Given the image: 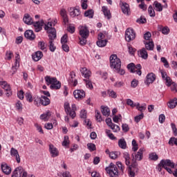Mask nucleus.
Instances as JSON below:
<instances>
[{
  "instance_id": "4468645a",
  "label": "nucleus",
  "mask_w": 177,
  "mask_h": 177,
  "mask_svg": "<svg viewBox=\"0 0 177 177\" xmlns=\"http://www.w3.org/2000/svg\"><path fill=\"white\" fill-rule=\"evenodd\" d=\"M49 151L51 154V157L53 158L57 157L59 156V150L54 145L50 144L49 145Z\"/></svg>"
},
{
  "instance_id": "2f4dec72",
  "label": "nucleus",
  "mask_w": 177,
  "mask_h": 177,
  "mask_svg": "<svg viewBox=\"0 0 177 177\" xmlns=\"http://www.w3.org/2000/svg\"><path fill=\"white\" fill-rule=\"evenodd\" d=\"M41 104L42 106H48V104H50V100L45 95L41 96Z\"/></svg>"
},
{
  "instance_id": "de8ad7c7",
  "label": "nucleus",
  "mask_w": 177,
  "mask_h": 177,
  "mask_svg": "<svg viewBox=\"0 0 177 177\" xmlns=\"http://www.w3.org/2000/svg\"><path fill=\"white\" fill-rule=\"evenodd\" d=\"M25 97L27 102H29V103L32 102V95H31L30 92H26L25 94Z\"/></svg>"
},
{
  "instance_id": "864d4df0",
  "label": "nucleus",
  "mask_w": 177,
  "mask_h": 177,
  "mask_svg": "<svg viewBox=\"0 0 177 177\" xmlns=\"http://www.w3.org/2000/svg\"><path fill=\"white\" fill-rule=\"evenodd\" d=\"M58 176H60V177H71V174H70V171H66L65 172L59 173L58 174Z\"/></svg>"
},
{
  "instance_id": "7ed1b4c3",
  "label": "nucleus",
  "mask_w": 177,
  "mask_h": 177,
  "mask_svg": "<svg viewBox=\"0 0 177 177\" xmlns=\"http://www.w3.org/2000/svg\"><path fill=\"white\" fill-rule=\"evenodd\" d=\"M159 167L166 169L169 174H172V169L171 168H175V164L169 159L162 160L159 164Z\"/></svg>"
},
{
  "instance_id": "dca6fc26",
  "label": "nucleus",
  "mask_w": 177,
  "mask_h": 177,
  "mask_svg": "<svg viewBox=\"0 0 177 177\" xmlns=\"http://www.w3.org/2000/svg\"><path fill=\"white\" fill-rule=\"evenodd\" d=\"M24 37L29 41H34L35 39V34H34V31L31 30H28L24 32Z\"/></svg>"
},
{
  "instance_id": "aec40b11",
  "label": "nucleus",
  "mask_w": 177,
  "mask_h": 177,
  "mask_svg": "<svg viewBox=\"0 0 177 177\" xmlns=\"http://www.w3.org/2000/svg\"><path fill=\"white\" fill-rule=\"evenodd\" d=\"M22 174H23V167H18L14 170L11 177H21Z\"/></svg>"
},
{
  "instance_id": "cd10ccee",
  "label": "nucleus",
  "mask_w": 177,
  "mask_h": 177,
  "mask_svg": "<svg viewBox=\"0 0 177 177\" xmlns=\"http://www.w3.org/2000/svg\"><path fill=\"white\" fill-rule=\"evenodd\" d=\"M144 44L147 50H153V49H154V42H153V41H144Z\"/></svg>"
},
{
  "instance_id": "3c124183",
  "label": "nucleus",
  "mask_w": 177,
  "mask_h": 177,
  "mask_svg": "<svg viewBox=\"0 0 177 177\" xmlns=\"http://www.w3.org/2000/svg\"><path fill=\"white\" fill-rule=\"evenodd\" d=\"M15 107L18 111H21L23 110V104H21V102L17 101L15 104Z\"/></svg>"
},
{
  "instance_id": "e2e57ef3",
  "label": "nucleus",
  "mask_w": 177,
  "mask_h": 177,
  "mask_svg": "<svg viewBox=\"0 0 177 177\" xmlns=\"http://www.w3.org/2000/svg\"><path fill=\"white\" fill-rule=\"evenodd\" d=\"M171 91L174 92V93H176L177 92V85L175 84V82H173L171 85Z\"/></svg>"
},
{
  "instance_id": "680f3d73",
  "label": "nucleus",
  "mask_w": 177,
  "mask_h": 177,
  "mask_svg": "<svg viewBox=\"0 0 177 177\" xmlns=\"http://www.w3.org/2000/svg\"><path fill=\"white\" fill-rule=\"evenodd\" d=\"M165 81H166V85L167 86H171V85H172V80H171V77H166V79L164 80Z\"/></svg>"
},
{
  "instance_id": "4be33fe9",
  "label": "nucleus",
  "mask_w": 177,
  "mask_h": 177,
  "mask_svg": "<svg viewBox=\"0 0 177 177\" xmlns=\"http://www.w3.org/2000/svg\"><path fill=\"white\" fill-rule=\"evenodd\" d=\"M81 15V12L78 8H70V16L71 17H77V16H80Z\"/></svg>"
},
{
  "instance_id": "a211bd4d",
  "label": "nucleus",
  "mask_w": 177,
  "mask_h": 177,
  "mask_svg": "<svg viewBox=\"0 0 177 177\" xmlns=\"http://www.w3.org/2000/svg\"><path fill=\"white\" fill-rule=\"evenodd\" d=\"M32 24H33L35 31L36 32H39V31L42 30V26H44V21L33 22Z\"/></svg>"
},
{
  "instance_id": "f704fd0d",
  "label": "nucleus",
  "mask_w": 177,
  "mask_h": 177,
  "mask_svg": "<svg viewBox=\"0 0 177 177\" xmlns=\"http://www.w3.org/2000/svg\"><path fill=\"white\" fill-rule=\"evenodd\" d=\"M96 44L99 48H104V46L107 45V39L98 40L97 41Z\"/></svg>"
},
{
  "instance_id": "4d7b16f0",
  "label": "nucleus",
  "mask_w": 177,
  "mask_h": 177,
  "mask_svg": "<svg viewBox=\"0 0 177 177\" xmlns=\"http://www.w3.org/2000/svg\"><path fill=\"white\" fill-rule=\"evenodd\" d=\"M81 3L82 9H84V10L88 9V0H82Z\"/></svg>"
},
{
  "instance_id": "c03bdc74",
  "label": "nucleus",
  "mask_w": 177,
  "mask_h": 177,
  "mask_svg": "<svg viewBox=\"0 0 177 177\" xmlns=\"http://www.w3.org/2000/svg\"><path fill=\"white\" fill-rule=\"evenodd\" d=\"M107 94L109 95V97H113V99L117 98V93L113 90H108Z\"/></svg>"
},
{
  "instance_id": "774afa93",
  "label": "nucleus",
  "mask_w": 177,
  "mask_h": 177,
  "mask_svg": "<svg viewBox=\"0 0 177 177\" xmlns=\"http://www.w3.org/2000/svg\"><path fill=\"white\" fill-rule=\"evenodd\" d=\"M113 86H115V88H121V86H124V82H116L113 84Z\"/></svg>"
},
{
  "instance_id": "6ab92c4d",
  "label": "nucleus",
  "mask_w": 177,
  "mask_h": 177,
  "mask_svg": "<svg viewBox=\"0 0 177 177\" xmlns=\"http://www.w3.org/2000/svg\"><path fill=\"white\" fill-rule=\"evenodd\" d=\"M23 20L25 24H27L28 26H31V24L34 23V20L32 19V17H31L30 14H25Z\"/></svg>"
},
{
  "instance_id": "f3484780",
  "label": "nucleus",
  "mask_w": 177,
  "mask_h": 177,
  "mask_svg": "<svg viewBox=\"0 0 177 177\" xmlns=\"http://www.w3.org/2000/svg\"><path fill=\"white\" fill-rule=\"evenodd\" d=\"M10 154L12 157H14L18 164H20V155H19V151L15 148H11Z\"/></svg>"
},
{
  "instance_id": "e433bc0d",
  "label": "nucleus",
  "mask_w": 177,
  "mask_h": 177,
  "mask_svg": "<svg viewBox=\"0 0 177 177\" xmlns=\"http://www.w3.org/2000/svg\"><path fill=\"white\" fill-rule=\"evenodd\" d=\"M34 104L35 106H37V107L42 104V97H35L34 98Z\"/></svg>"
},
{
  "instance_id": "7c9ffc66",
  "label": "nucleus",
  "mask_w": 177,
  "mask_h": 177,
  "mask_svg": "<svg viewBox=\"0 0 177 177\" xmlns=\"http://www.w3.org/2000/svg\"><path fill=\"white\" fill-rule=\"evenodd\" d=\"M118 146L120 149L125 150L127 149V141H125L124 138H121L118 140Z\"/></svg>"
},
{
  "instance_id": "ea45409f",
  "label": "nucleus",
  "mask_w": 177,
  "mask_h": 177,
  "mask_svg": "<svg viewBox=\"0 0 177 177\" xmlns=\"http://www.w3.org/2000/svg\"><path fill=\"white\" fill-rule=\"evenodd\" d=\"M64 110L67 115H70V113H71V108H70V104H68V102H66L64 104Z\"/></svg>"
},
{
  "instance_id": "8fccbe9b",
  "label": "nucleus",
  "mask_w": 177,
  "mask_h": 177,
  "mask_svg": "<svg viewBox=\"0 0 177 177\" xmlns=\"http://www.w3.org/2000/svg\"><path fill=\"white\" fill-rule=\"evenodd\" d=\"M95 113L96 120L98 122H102V121H103V119L102 118V115L100 114V112L99 111H96Z\"/></svg>"
},
{
  "instance_id": "0eeeda50",
  "label": "nucleus",
  "mask_w": 177,
  "mask_h": 177,
  "mask_svg": "<svg viewBox=\"0 0 177 177\" xmlns=\"http://www.w3.org/2000/svg\"><path fill=\"white\" fill-rule=\"evenodd\" d=\"M139 172V168H138V163H132L128 167V174L129 177H135L136 174Z\"/></svg>"
},
{
  "instance_id": "1a4fd4ad",
  "label": "nucleus",
  "mask_w": 177,
  "mask_h": 177,
  "mask_svg": "<svg viewBox=\"0 0 177 177\" xmlns=\"http://www.w3.org/2000/svg\"><path fill=\"white\" fill-rule=\"evenodd\" d=\"M75 78V73L72 71L70 73V77L68 80V82L69 85H71L72 86H77L78 85V80Z\"/></svg>"
},
{
  "instance_id": "b1692460",
  "label": "nucleus",
  "mask_w": 177,
  "mask_h": 177,
  "mask_svg": "<svg viewBox=\"0 0 177 177\" xmlns=\"http://www.w3.org/2000/svg\"><path fill=\"white\" fill-rule=\"evenodd\" d=\"M138 56L140 57H142V59H144L145 60H146V59L149 57V55L147 54V51L146 50V48H143L141 50H140Z\"/></svg>"
},
{
  "instance_id": "4c0bfd02",
  "label": "nucleus",
  "mask_w": 177,
  "mask_h": 177,
  "mask_svg": "<svg viewBox=\"0 0 177 177\" xmlns=\"http://www.w3.org/2000/svg\"><path fill=\"white\" fill-rule=\"evenodd\" d=\"M159 28L162 31V33L164 34V35H168L169 34V28H168V26H160Z\"/></svg>"
},
{
  "instance_id": "412c9836",
  "label": "nucleus",
  "mask_w": 177,
  "mask_h": 177,
  "mask_svg": "<svg viewBox=\"0 0 177 177\" xmlns=\"http://www.w3.org/2000/svg\"><path fill=\"white\" fill-rule=\"evenodd\" d=\"M102 10L104 17H106L108 20H110V19H111V12H110V10H109V8L104 6L102 7Z\"/></svg>"
},
{
  "instance_id": "6e6d98bb",
  "label": "nucleus",
  "mask_w": 177,
  "mask_h": 177,
  "mask_svg": "<svg viewBox=\"0 0 177 177\" xmlns=\"http://www.w3.org/2000/svg\"><path fill=\"white\" fill-rule=\"evenodd\" d=\"M139 85V81L136 79H133L131 82V88H136Z\"/></svg>"
},
{
  "instance_id": "603ef678",
  "label": "nucleus",
  "mask_w": 177,
  "mask_h": 177,
  "mask_svg": "<svg viewBox=\"0 0 177 177\" xmlns=\"http://www.w3.org/2000/svg\"><path fill=\"white\" fill-rule=\"evenodd\" d=\"M149 158L153 161H157V160H158V155L156 153H152L149 154Z\"/></svg>"
},
{
  "instance_id": "338daca9",
  "label": "nucleus",
  "mask_w": 177,
  "mask_h": 177,
  "mask_svg": "<svg viewBox=\"0 0 177 177\" xmlns=\"http://www.w3.org/2000/svg\"><path fill=\"white\" fill-rule=\"evenodd\" d=\"M143 117H145L143 113H141L139 115H137L134 118V120L136 121V122H139V121H140V120H142L143 118Z\"/></svg>"
},
{
  "instance_id": "ddd939ff",
  "label": "nucleus",
  "mask_w": 177,
  "mask_h": 177,
  "mask_svg": "<svg viewBox=\"0 0 177 177\" xmlns=\"http://www.w3.org/2000/svg\"><path fill=\"white\" fill-rule=\"evenodd\" d=\"M1 168L5 175H10V174H12V168L8 166V164L3 162L1 165Z\"/></svg>"
},
{
  "instance_id": "5701e85b",
  "label": "nucleus",
  "mask_w": 177,
  "mask_h": 177,
  "mask_svg": "<svg viewBox=\"0 0 177 177\" xmlns=\"http://www.w3.org/2000/svg\"><path fill=\"white\" fill-rule=\"evenodd\" d=\"M80 72L82 73V75H83V77H84V78L88 79L89 78V77L91 76V71L88 70V68H81L80 69Z\"/></svg>"
},
{
  "instance_id": "052dcab7",
  "label": "nucleus",
  "mask_w": 177,
  "mask_h": 177,
  "mask_svg": "<svg viewBox=\"0 0 177 177\" xmlns=\"http://www.w3.org/2000/svg\"><path fill=\"white\" fill-rule=\"evenodd\" d=\"M68 37L67 35H64L63 37L61 38V44L62 45H64L67 44V39Z\"/></svg>"
},
{
  "instance_id": "bb28decb",
  "label": "nucleus",
  "mask_w": 177,
  "mask_h": 177,
  "mask_svg": "<svg viewBox=\"0 0 177 177\" xmlns=\"http://www.w3.org/2000/svg\"><path fill=\"white\" fill-rule=\"evenodd\" d=\"M123 158L124 159L126 165L129 167V165H131V156L129 155V153L128 152L123 153Z\"/></svg>"
},
{
  "instance_id": "49530a36",
  "label": "nucleus",
  "mask_w": 177,
  "mask_h": 177,
  "mask_svg": "<svg viewBox=\"0 0 177 177\" xmlns=\"http://www.w3.org/2000/svg\"><path fill=\"white\" fill-rule=\"evenodd\" d=\"M87 148L89 151H96V145L93 143H88Z\"/></svg>"
},
{
  "instance_id": "2eb2a0df",
  "label": "nucleus",
  "mask_w": 177,
  "mask_h": 177,
  "mask_svg": "<svg viewBox=\"0 0 177 177\" xmlns=\"http://www.w3.org/2000/svg\"><path fill=\"white\" fill-rule=\"evenodd\" d=\"M146 78L145 84L146 85H149L156 81V75L153 73H148Z\"/></svg>"
},
{
  "instance_id": "39448f33",
  "label": "nucleus",
  "mask_w": 177,
  "mask_h": 177,
  "mask_svg": "<svg viewBox=\"0 0 177 177\" xmlns=\"http://www.w3.org/2000/svg\"><path fill=\"white\" fill-rule=\"evenodd\" d=\"M105 171L109 175L110 177H118V169L114 163L111 162L109 166L105 168Z\"/></svg>"
},
{
  "instance_id": "423d86ee",
  "label": "nucleus",
  "mask_w": 177,
  "mask_h": 177,
  "mask_svg": "<svg viewBox=\"0 0 177 177\" xmlns=\"http://www.w3.org/2000/svg\"><path fill=\"white\" fill-rule=\"evenodd\" d=\"M124 37L127 42H131V41H133L136 38V33L133 29L127 28L125 31Z\"/></svg>"
},
{
  "instance_id": "09e8293b",
  "label": "nucleus",
  "mask_w": 177,
  "mask_h": 177,
  "mask_svg": "<svg viewBox=\"0 0 177 177\" xmlns=\"http://www.w3.org/2000/svg\"><path fill=\"white\" fill-rule=\"evenodd\" d=\"M70 145V140H68V136H65L64 137V141L62 142V146L64 147H67Z\"/></svg>"
},
{
  "instance_id": "58836bf2",
  "label": "nucleus",
  "mask_w": 177,
  "mask_h": 177,
  "mask_svg": "<svg viewBox=\"0 0 177 177\" xmlns=\"http://www.w3.org/2000/svg\"><path fill=\"white\" fill-rule=\"evenodd\" d=\"M84 16L88 19H93V10H88L84 12Z\"/></svg>"
},
{
  "instance_id": "72a5a7b5",
  "label": "nucleus",
  "mask_w": 177,
  "mask_h": 177,
  "mask_svg": "<svg viewBox=\"0 0 177 177\" xmlns=\"http://www.w3.org/2000/svg\"><path fill=\"white\" fill-rule=\"evenodd\" d=\"M75 111H77V106H75V104H73L72 110H71L70 112V117H71V118L73 119L75 118V116L77 115V114L75 113Z\"/></svg>"
},
{
  "instance_id": "c756f323",
  "label": "nucleus",
  "mask_w": 177,
  "mask_h": 177,
  "mask_svg": "<svg viewBox=\"0 0 177 177\" xmlns=\"http://www.w3.org/2000/svg\"><path fill=\"white\" fill-rule=\"evenodd\" d=\"M101 112L105 117L110 115V109L107 106H102Z\"/></svg>"
},
{
  "instance_id": "bf43d9fd",
  "label": "nucleus",
  "mask_w": 177,
  "mask_h": 177,
  "mask_svg": "<svg viewBox=\"0 0 177 177\" xmlns=\"http://www.w3.org/2000/svg\"><path fill=\"white\" fill-rule=\"evenodd\" d=\"M19 67H20V64H15L12 67V75L17 71L19 69Z\"/></svg>"
},
{
  "instance_id": "6e6552de",
  "label": "nucleus",
  "mask_w": 177,
  "mask_h": 177,
  "mask_svg": "<svg viewBox=\"0 0 177 177\" xmlns=\"http://www.w3.org/2000/svg\"><path fill=\"white\" fill-rule=\"evenodd\" d=\"M143 151H145V149L140 148L137 153H134L132 154L133 156V164L136 162V161H141L143 158Z\"/></svg>"
},
{
  "instance_id": "c9c22d12",
  "label": "nucleus",
  "mask_w": 177,
  "mask_h": 177,
  "mask_svg": "<svg viewBox=\"0 0 177 177\" xmlns=\"http://www.w3.org/2000/svg\"><path fill=\"white\" fill-rule=\"evenodd\" d=\"M84 81L85 82L86 88H88V89H93V85L92 84V81L90 80L89 78L84 79Z\"/></svg>"
},
{
  "instance_id": "c85d7f7f",
  "label": "nucleus",
  "mask_w": 177,
  "mask_h": 177,
  "mask_svg": "<svg viewBox=\"0 0 177 177\" xmlns=\"http://www.w3.org/2000/svg\"><path fill=\"white\" fill-rule=\"evenodd\" d=\"M177 106V99L174 98L173 100H170L169 102H167V106L169 109H175Z\"/></svg>"
},
{
  "instance_id": "f257e3e1",
  "label": "nucleus",
  "mask_w": 177,
  "mask_h": 177,
  "mask_svg": "<svg viewBox=\"0 0 177 177\" xmlns=\"http://www.w3.org/2000/svg\"><path fill=\"white\" fill-rule=\"evenodd\" d=\"M44 30L47 31L49 37V49L50 52H55L56 50V46L53 43L55 39L56 38V29L55 28H52V22H48L45 24Z\"/></svg>"
},
{
  "instance_id": "20e7f679",
  "label": "nucleus",
  "mask_w": 177,
  "mask_h": 177,
  "mask_svg": "<svg viewBox=\"0 0 177 177\" xmlns=\"http://www.w3.org/2000/svg\"><path fill=\"white\" fill-rule=\"evenodd\" d=\"M110 65L111 68L113 70H118V68H121V59L117 57L115 55H112L110 57Z\"/></svg>"
},
{
  "instance_id": "f03ea898",
  "label": "nucleus",
  "mask_w": 177,
  "mask_h": 177,
  "mask_svg": "<svg viewBox=\"0 0 177 177\" xmlns=\"http://www.w3.org/2000/svg\"><path fill=\"white\" fill-rule=\"evenodd\" d=\"M45 81L47 85H50V89H60L62 88V84L57 81L56 77H52L50 76H46Z\"/></svg>"
},
{
  "instance_id": "79ce46f5",
  "label": "nucleus",
  "mask_w": 177,
  "mask_h": 177,
  "mask_svg": "<svg viewBox=\"0 0 177 177\" xmlns=\"http://www.w3.org/2000/svg\"><path fill=\"white\" fill-rule=\"evenodd\" d=\"M46 43H45V41H40L38 43V48H39L41 49V50H45V49H46Z\"/></svg>"
},
{
  "instance_id": "0e129e2a",
  "label": "nucleus",
  "mask_w": 177,
  "mask_h": 177,
  "mask_svg": "<svg viewBox=\"0 0 177 177\" xmlns=\"http://www.w3.org/2000/svg\"><path fill=\"white\" fill-rule=\"evenodd\" d=\"M171 129L173 131V133H174V136H177L176 125H175V124H174V123H171Z\"/></svg>"
},
{
  "instance_id": "473e14b6",
  "label": "nucleus",
  "mask_w": 177,
  "mask_h": 177,
  "mask_svg": "<svg viewBox=\"0 0 177 177\" xmlns=\"http://www.w3.org/2000/svg\"><path fill=\"white\" fill-rule=\"evenodd\" d=\"M40 118L44 121H48L49 118H50V111H47L46 113L41 114Z\"/></svg>"
},
{
  "instance_id": "393cba45",
  "label": "nucleus",
  "mask_w": 177,
  "mask_h": 177,
  "mask_svg": "<svg viewBox=\"0 0 177 177\" xmlns=\"http://www.w3.org/2000/svg\"><path fill=\"white\" fill-rule=\"evenodd\" d=\"M153 5L156 12H162V8H167V4L162 6L161 3H158V1H154Z\"/></svg>"
},
{
  "instance_id": "69168bd1",
  "label": "nucleus",
  "mask_w": 177,
  "mask_h": 177,
  "mask_svg": "<svg viewBox=\"0 0 177 177\" xmlns=\"http://www.w3.org/2000/svg\"><path fill=\"white\" fill-rule=\"evenodd\" d=\"M88 38H84V37H79L80 44L82 46L86 45V39Z\"/></svg>"
},
{
  "instance_id": "9b49d317",
  "label": "nucleus",
  "mask_w": 177,
  "mask_h": 177,
  "mask_svg": "<svg viewBox=\"0 0 177 177\" xmlns=\"http://www.w3.org/2000/svg\"><path fill=\"white\" fill-rule=\"evenodd\" d=\"M120 6L124 15H129V12L131 10V9L129 8V4L125 2L120 1Z\"/></svg>"
},
{
  "instance_id": "a878e982",
  "label": "nucleus",
  "mask_w": 177,
  "mask_h": 177,
  "mask_svg": "<svg viewBox=\"0 0 177 177\" xmlns=\"http://www.w3.org/2000/svg\"><path fill=\"white\" fill-rule=\"evenodd\" d=\"M44 56V54H42V52L41 51H37L33 55L32 59L35 62H39V60H41L42 59V57Z\"/></svg>"
},
{
  "instance_id": "f8f14e48",
  "label": "nucleus",
  "mask_w": 177,
  "mask_h": 177,
  "mask_svg": "<svg viewBox=\"0 0 177 177\" xmlns=\"http://www.w3.org/2000/svg\"><path fill=\"white\" fill-rule=\"evenodd\" d=\"M73 95L77 100H82L85 97V91L84 90H75Z\"/></svg>"
},
{
  "instance_id": "9d476101",
  "label": "nucleus",
  "mask_w": 177,
  "mask_h": 177,
  "mask_svg": "<svg viewBox=\"0 0 177 177\" xmlns=\"http://www.w3.org/2000/svg\"><path fill=\"white\" fill-rule=\"evenodd\" d=\"M79 32L82 38H88L89 37V30L86 26H81Z\"/></svg>"
},
{
  "instance_id": "a19ab883",
  "label": "nucleus",
  "mask_w": 177,
  "mask_h": 177,
  "mask_svg": "<svg viewBox=\"0 0 177 177\" xmlns=\"http://www.w3.org/2000/svg\"><path fill=\"white\" fill-rule=\"evenodd\" d=\"M148 13L151 17H156V12L154 11V9L153 8V6H149L148 8Z\"/></svg>"
},
{
  "instance_id": "37998d69",
  "label": "nucleus",
  "mask_w": 177,
  "mask_h": 177,
  "mask_svg": "<svg viewBox=\"0 0 177 177\" xmlns=\"http://www.w3.org/2000/svg\"><path fill=\"white\" fill-rule=\"evenodd\" d=\"M118 154H120L118 151H112L109 153V157L112 160H116V158H118Z\"/></svg>"
},
{
  "instance_id": "13d9d810",
  "label": "nucleus",
  "mask_w": 177,
  "mask_h": 177,
  "mask_svg": "<svg viewBox=\"0 0 177 177\" xmlns=\"http://www.w3.org/2000/svg\"><path fill=\"white\" fill-rule=\"evenodd\" d=\"M127 68L130 70L131 73H135V64L131 63L128 64Z\"/></svg>"
},
{
  "instance_id": "5fc2aeb1",
  "label": "nucleus",
  "mask_w": 177,
  "mask_h": 177,
  "mask_svg": "<svg viewBox=\"0 0 177 177\" xmlns=\"http://www.w3.org/2000/svg\"><path fill=\"white\" fill-rule=\"evenodd\" d=\"M160 61L162 62V63L164 64V66L165 67H166V68H168V67H169V64L168 63V61L167 60L166 57H161Z\"/></svg>"
},
{
  "instance_id": "a18cd8bd",
  "label": "nucleus",
  "mask_w": 177,
  "mask_h": 177,
  "mask_svg": "<svg viewBox=\"0 0 177 177\" xmlns=\"http://www.w3.org/2000/svg\"><path fill=\"white\" fill-rule=\"evenodd\" d=\"M169 145H170V146H174V145L177 146V138H175V137L170 138L169 140Z\"/></svg>"
}]
</instances>
